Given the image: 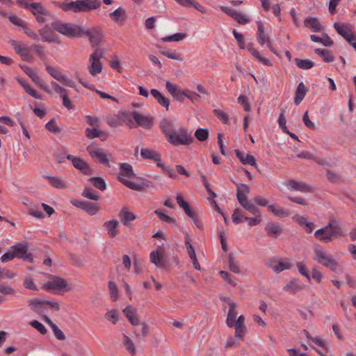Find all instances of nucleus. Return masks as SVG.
<instances>
[{"instance_id": "nucleus-1", "label": "nucleus", "mask_w": 356, "mask_h": 356, "mask_svg": "<svg viewBox=\"0 0 356 356\" xmlns=\"http://www.w3.org/2000/svg\"><path fill=\"white\" fill-rule=\"evenodd\" d=\"M159 127L167 141L173 146L188 145L193 142L191 134L185 128H180L177 131L173 129L172 123L169 119L163 118L160 122Z\"/></svg>"}, {"instance_id": "nucleus-2", "label": "nucleus", "mask_w": 356, "mask_h": 356, "mask_svg": "<svg viewBox=\"0 0 356 356\" xmlns=\"http://www.w3.org/2000/svg\"><path fill=\"white\" fill-rule=\"evenodd\" d=\"M119 166L120 173L118 176V179L127 188L141 192L147 188L153 186L152 182L149 180L143 179L140 183H134L126 179L125 177L131 178L135 176L132 165L127 163H121Z\"/></svg>"}, {"instance_id": "nucleus-3", "label": "nucleus", "mask_w": 356, "mask_h": 356, "mask_svg": "<svg viewBox=\"0 0 356 356\" xmlns=\"http://www.w3.org/2000/svg\"><path fill=\"white\" fill-rule=\"evenodd\" d=\"M101 5V1L99 0H75L68 3H59V7L64 11H72L76 13H87L99 9Z\"/></svg>"}, {"instance_id": "nucleus-4", "label": "nucleus", "mask_w": 356, "mask_h": 356, "mask_svg": "<svg viewBox=\"0 0 356 356\" xmlns=\"http://www.w3.org/2000/svg\"><path fill=\"white\" fill-rule=\"evenodd\" d=\"M343 235L341 227L334 220H331L325 227H321L314 232V237L325 243L332 241Z\"/></svg>"}, {"instance_id": "nucleus-5", "label": "nucleus", "mask_w": 356, "mask_h": 356, "mask_svg": "<svg viewBox=\"0 0 356 356\" xmlns=\"http://www.w3.org/2000/svg\"><path fill=\"white\" fill-rule=\"evenodd\" d=\"M313 259L332 272H336L339 267L337 261L319 245L314 248Z\"/></svg>"}, {"instance_id": "nucleus-6", "label": "nucleus", "mask_w": 356, "mask_h": 356, "mask_svg": "<svg viewBox=\"0 0 356 356\" xmlns=\"http://www.w3.org/2000/svg\"><path fill=\"white\" fill-rule=\"evenodd\" d=\"M140 156L143 159L151 160L156 163V167L161 169L162 172L172 179L177 177L175 170L168 165L161 162V154L154 149L148 148H142L140 149Z\"/></svg>"}, {"instance_id": "nucleus-7", "label": "nucleus", "mask_w": 356, "mask_h": 356, "mask_svg": "<svg viewBox=\"0 0 356 356\" xmlns=\"http://www.w3.org/2000/svg\"><path fill=\"white\" fill-rule=\"evenodd\" d=\"M235 184L237 186L236 197L241 206L255 217H261L259 209L246 196L250 193V187L245 184Z\"/></svg>"}, {"instance_id": "nucleus-8", "label": "nucleus", "mask_w": 356, "mask_h": 356, "mask_svg": "<svg viewBox=\"0 0 356 356\" xmlns=\"http://www.w3.org/2000/svg\"><path fill=\"white\" fill-rule=\"evenodd\" d=\"M51 27L54 31L68 38L83 37V26H81L55 21L51 23Z\"/></svg>"}, {"instance_id": "nucleus-9", "label": "nucleus", "mask_w": 356, "mask_h": 356, "mask_svg": "<svg viewBox=\"0 0 356 356\" xmlns=\"http://www.w3.org/2000/svg\"><path fill=\"white\" fill-rule=\"evenodd\" d=\"M28 304L31 310L40 314L44 312L48 308H51L55 311L60 309V305L58 302L44 299H30L28 301Z\"/></svg>"}, {"instance_id": "nucleus-10", "label": "nucleus", "mask_w": 356, "mask_h": 356, "mask_svg": "<svg viewBox=\"0 0 356 356\" xmlns=\"http://www.w3.org/2000/svg\"><path fill=\"white\" fill-rule=\"evenodd\" d=\"M86 151L93 159H97L98 162L107 168H111L108 156L105 154L102 149L99 147L98 145L92 143L86 147Z\"/></svg>"}, {"instance_id": "nucleus-11", "label": "nucleus", "mask_w": 356, "mask_h": 356, "mask_svg": "<svg viewBox=\"0 0 356 356\" xmlns=\"http://www.w3.org/2000/svg\"><path fill=\"white\" fill-rule=\"evenodd\" d=\"M296 266L299 273L304 276L308 282H310L312 278L314 279L317 283H321L322 282L323 274L316 266L312 268V273L310 274L307 267L303 262H298Z\"/></svg>"}, {"instance_id": "nucleus-12", "label": "nucleus", "mask_w": 356, "mask_h": 356, "mask_svg": "<svg viewBox=\"0 0 356 356\" xmlns=\"http://www.w3.org/2000/svg\"><path fill=\"white\" fill-rule=\"evenodd\" d=\"M15 257L22 259L32 263L33 257L31 253L29 252V245L26 242L17 243L10 247Z\"/></svg>"}, {"instance_id": "nucleus-13", "label": "nucleus", "mask_w": 356, "mask_h": 356, "mask_svg": "<svg viewBox=\"0 0 356 356\" xmlns=\"http://www.w3.org/2000/svg\"><path fill=\"white\" fill-rule=\"evenodd\" d=\"M86 36L88 38L90 42L92 47H97L100 45L103 38V33L102 29L98 27H92L91 29H86L83 26V37Z\"/></svg>"}, {"instance_id": "nucleus-14", "label": "nucleus", "mask_w": 356, "mask_h": 356, "mask_svg": "<svg viewBox=\"0 0 356 356\" xmlns=\"http://www.w3.org/2000/svg\"><path fill=\"white\" fill-rule=\"evenodd\" d=\"M66 159L71 161L73 166L80 170L85 175H91L93 172L92 169L89 164L83 159L79 156H74L71 154H67Z\"/></svg>"}, {"instance_id": "nucleus-15", "label": "nucleus", "mask_w": 356, "mask_h": 356, "mask_svg": "<svg viewBox=\"0 0 356 356\" xmlns=\"http://www.w3.org/2000/svg\"><path fill=\"white\" fill-rule=\"evenodd\" d=\"M19 67L25 72V74L28 75L31 79V80L42 90H43L47 93H51V91L49 90L47 85L45 84L38 75L35 70L25 65H19Z\"/></svg>"}, {"instance_id": "nucleus-16", "label": "nucleus", "mask_w": 356, "mask_h": 356, "mask_svg": "<svg viewBox=\"0 0 356 356\" xmlns=\"http://www.w3.org/2000/svg\"><path fill=\"white\" fill-rule=\"evenodd\" d=\"M70 202L73 206L83 210L90 216H94L99 211V207L96 203L78 200H72Z\"/></svg>"}, {"instance_id": "nucleus-17", "label": "nucleus", "mask_w": 356, "mask_h": 356, "mask_svg": "<svg viewBox=\"0 0 356 356\" xmlns=\"http://www.w3.org/2000/svg\"><path fill=\"white\" fill-rule=\"evenodd\" d=\"M52 279L51 281L46 282L43 285V289L47 291H51L54 290H63L67 288V284L65 279L61 278L58 276L52 275Z\"/></svg>"}, {"instance_id": "nucleus-18", "label": "nucleus", "mask_w": 356, "mask_h": 356, "mask_svg": "<svg viewBox=\"0 0 356 356\" xmlns=\"http://www.w3.org/2000/svg\"><path fill=\"white\" fill-rule=\"evenodd\" d=\"M9 44L13 47L15 52L20 56L22 59L26 62H31L33 56L30 54L29 48L19 43L17 40H10Z\"/></svg>"}, {"instance_id": "nucleus-19", "label": "nucleus", "mask_w": 356, "mask_h": 356, "mask_svg": "<svg viewBox=\"0 0 356 356\" xmlns=\"http://www.w3.org/2000/svg\"><path fill=\"white\" fill-rule=\"evenodd\" d=\"M220 9L222 12L233 18L240 24H246L250 22L249 18L245 15L239 13L229 7L220 6Z\"/></svg>"}, {"instance_id": "nucleus-20", "label": "nucleus", "mask_w": 356, "mask_h": 356, "mask_svg": "<svg viewBox=\"0 0 356 356\" xmlns=\"http://www.w3.org/2000/svg\"><path fill=\"white\" fill-rule=\"evenodd\" d=\"M268 266L275 273H280L284 270L291 269L293 265L288 259H280L279 260H271L268 264Z\"/></svg>"}, {"instance_id": "nucleus-21", "label": "nucleus", "mask_w": 356, "mask_h": 356, "mask_svg": "<svg viewBox=\"0 0 356 356\" xmlns=\"http://www.w3.org/2000/svg\"><path fill=\"white\" fill-rule=\"evenodd\" d=\"M133 118L136 127H142L146 129H149L154 124L152 117L142 115L138 111H133Z\"/></svg>"}, {"instance_id": "nucleus-22", "label": "nucleus", "mask_w": 356, "mask_h": 356, "mask_svg": "<svg viewBox=\"0 0 356 356\" xmlns=\"http://www.w3.org/2000/svg\"><path fill=\"white\" fill-rule=\"evenodd\" d=\"M305 288V285L302 284L299 279L293 278L283 287V290L292 294H296L304 290Z\"/></svg>"}, {"instance_id": "nucleus-23", "label": "nucleus", "mask_w": 356, "mask_h": 356, "mask_svg": "<svg viewBox=\"0 0 356 356\" xmlns=\"http://www.w3.org/2000/svg\"><path fill=\"white\" fill-rule=\"evenodd\" d=\"M286 185L292 190L302 193H310L313 191L312 186L302 181H297L296 180L291 179L286 181Z\"/></svg>"}, {"instance_id": "nucleus-24", "label": "nucleus", "mask_w": 356, "mask_h": 356, "mask_svg": "<svg viewBox=\"0 0 356 356\" xmlns=\"http://www.w3.org/2000/svg\"><path fill=\"white\" fill-rule=\"evenodd\" d=\"M265 231L268 236L277 238L283 232V227L278 222H270L266 224Z\"/></svg>"}, {"instance_id": "nucleus-25", "label": "nucleus", "mask_w": 356, "mask_h": 356, "mask_svg": "<svg viewBox=\"0 0 356 356\" xmlns=\"http://www.w3.org/2000/svg\"><path fill=\"white\" fill-rule=\"evenodd\" d=\"M39 35L43 42H58V38L54 35L53 31L48 25L38 30Z\"/></svg>"}, {"instance_id": "nucleus-26", "label": "nucleus", "mask_w": 356, "mask_h": 356, "mask_svg": "<svg viewBox=\"0 0 356 356\" xmlns=\"http://www.w3.org/2000/svg\"><path fill=\"white\" fill-rule=\"evenodd\" d=\"M292 218L300 227H302L307 233L310 234L313 232L315 224L312 222H308L305 217L299 215H295Z\"/></svg>"}, {"instance_id": "nucleus-27", "label": "nucleus", "mask_w": 356, "mask_h": 356, "mask_svg": "<svg viewBox=\"0 0 356 356\" xmlns=\"http://www.w3.org/2000/svg\"><path fill=\"white\" fill-rule=\"evenodd\" d=\"M124 315L132 325L140 324L139 318L137 316L136 309L131 305L127 306L122 311Z\"/></svg>"}, {"instance_id": "nucleus-28", "label": "nucleus", "mask_w": 356, "mask_h": 356, "mask_svg": "<svg viewBox=\"0 0 356 356\" xmlns=\"http://www.w3.org/2000/svg\"><path fill=\"white\" fill-rule=\"evenodd\" d=\"M86 136L89 139L101 138L102 141H105L108 138V134L106 131H101L97 128H86L85 130Z\"/></svg>"}, {"instance_id": "nucleus-29", "label": "nucleus", "mask_w": 356, "mask_h": 356, "mask_svg": "<svg viewBox=\"0 0 356 356\" xmlns=\"http://www.w3.org/2000/svg\"><path fill=\"white\" fill-rule=\"evenodd\" d=\"M234 152L236 157L243 165H250L251 166L256 165V159L252 154H248L245 156L243 152L239 149H235Z\"/></svg>"}, {"instance_id": "nucleus-30", "label": "nucleus", "mask_w": 356, "mask_h": 356, "mask_svg": "<svg viewBox=\"0 0 356 356\" xmlns=\"http://www.w3.org/2000/svg\"><path fill=\"white\" fill-rule=\"evenodd\" d=\"M306 27L311 29L314 32H320L323 29L317 17H307L304 19Z\"/></svg>"}, {"instance_id": "nucleus-31", "label": "nucleus", "mask_w": 356, "mask_h": 356, "mask_svg": "<svg viewBox=\"0 0 356 356\" xmlns=\"http://www.w3.org/2000/svg\"><path fill=\"white\" fill-rule=\"evenodd\" d=\"M257 40L258 42L264 46L265 44L269 43L270 38L268 34L265 33L264 27L261 22H257Z\"/></svg>"}, {"instance_id": "nucleus-32", "label": "nucleus", "mask_w": 356, "mask_h": 356, "mask_svg": "<svg viewBox=\"0 0 356 356\" xmlns=\"http://www.w3.org/2000/svg\"><path fill=\"white\" fill-rule=\"evenodd\" d=\"M118 225L119 222L115 219L106 221L104 223V227L106 229L107 233L111 238H114L118 235V232L117 227Z\"/></svg>"}, {"instance_id": "nucleus-33", "label": "nucleus", "mask_w": 356, "mask_h": 356, "mask_svg": "<svg viewBox=\"0 0 356 356\" xmlns=\"http://www.w3.org/2000/svg\"><path fill=\"white\" fill-rule=\"evenodd\" d=\"M246 48L251 53V54L256 58H257L258 60L261 62L262 64L266 66L272 65L271 61L269 59L261 56L259 52L254 48V45L252 43H248Z\"/></svg>"}, {"instance_id": "nucleus-34", "label": "nucleus", "mask_w": 356, "mask_h": 356, "mask_svg": "<svg viewBox=\"0 0 356 356\" xmlns=\"http://www.w3.org/2000/svg\"><path fill=\"white\" fill-rule=\"evenodd\" d=\"M150 93L161 106L165 107L167 111L169 109V99L165 98L158 90L151 89Z\"/></svg>"}, {"instance_id": "nucleus-35", "label": "nucleus", "mask_w": 356, "mask_h": 356, "mask_svg": "<svg viewBox=\"0 0 356 356\" xmlns=\"http://www.w3.org/2000/svg\"><path fill=\"white\" fill-rule=\"evenodd\" d=\"M150 261L159 267H165L166 261L164 259L163 255L159 250L156 252L153 251L150 253Z\"/></svg>"}, {"instance_id": "nucleus-36", "label": "nucleus", "mask_w": 356, "mask_h": 356, "mask_svg": "<svg viewBox=\"0 0 356 356\" xmlns=\"http://www.w3.org/2000/svg\"><path fill=\"white\" fill-rule=\"evenodd\" d=\"M110 17L115 22L124 24L126 19V13L122 8L119 7L110 13Z\"/></svg>"}, {"instance_id": "nucleus-37", "label": "nucleus", "mask_w": 356, "mask_h": 356, "mask_svg": "<svg viewBox=\"0 0 356 356\" xmlns=\"http://www.w3.org/2000/svg\"><path fill=\"white\" fill-rule=\"evenodd\" d=\"M44 178L48 179L50 184L56 188H67L66 183L60 177H52L49 175L44 176Z\"/></svg>"}, {"instance_id": "nucleus-38", "label": "nucleus", "mask_w": 356, "mask_h": 356, "mask_svg": "<svg viewBox=\"0 0 356 356\" xmlns=\"http://www.w3.org/2000/svg\"><path fill=\"white\" fill-rule=\"evenodd\" d=\"M307 92V89L305 84L302 82L300 83L296 90V96L294 98V103L296 105H298L302 101Z\"/></svg>"}, {"instance_id": "nucleus-39", "label": "nucleus", "mask_w": 356, "mask_h": 356, "mask_svg": "<svg viewBox=\"0 0 356 356\" xmlns=\"http://www.w3.org/2000/svg\"><path fill=\"white\" fill-rule=\"evenodd\" d=\"M118 216L122 222L126 226L128 225L129 222L134 220L136 218V216L132 212L129 211L127 208L122 209Z\"/></svg>"}, {"instance_id": "nucleus-40", "label": "nucleus", "mask_w": 356, "mask_h": 356, "mask_svg": "<svg viewBox=\"0 0 356 356\" xmlns=\"http://www.w3.org/2000/svg\"><path fill=\"white\" fill-rule=\"evenodd\" d=\"M268 209L270 212L273 213V215L280 217V218H284L287 217L289 215V212L288 210L285 209L283 207L276 206L275 204H269L268 205Z\"/></svg>"}, {"instance_id": "nucleus-41", "label": "nucleus", "mask_w": 356, "mask_h": 356, "mask_svg": "<svg viewBox=\"0 0 356 356\" xmlns=\"http://www.w3.org/2000/svg\"><path fill=\"white\" fill-rule=\"evenodd\" d=\"M30 6L31 7L30 10L34 16L37 15H49L48 11L42 6L41 3L33 2L31 3Z\"/></svg>"}, {"instance_id": "nucleus-42", "label": "nucleus", "mask_w": 356, "mask_h": 356, "mask_svg": "<svg viewBox=\"0 0 356 356\" xmlns=\"http://www.w3.org/2000/svg\"><path fill=\"white\" fill-rule=\"evenodd\" d=\"M90 66L89 67V72L92 76H96L102 71V64L99 60H90Z\"/></svg>"}, {"instance_id": "nucleus-43", "label": "nucleus", "mask_w": 356, "mask_h": 356, "mask_svg": "<svg viewBox=\"0 0 356 356\" xmlns=\"http://www.w3.org/2000/svg\"><path fill=\"white\" fill-rule=\"evenodd\" d=\"M81 195L83 197L91 200L98 201L99 200L98 193L90 186H85Z\"/></svg>"}, {"instance_id": "nucleus-44", "label": "nucleus", "mask_w": 356, "mask_h": 356, "mask_svg": "<svg viewBox=\"0 0 356 356\" xmlns=\"http://www.w3.org/2000/svg\"><path fill=\"white\" fill-rule=\"evenodd\" d=\"M88 181L92 183L93 186L100 191L106 189V183L102 177H92Z\"/></svg>"}, {"instance_id": "nucleus-45", "label": "nucleus", "mask_w": 356, "mask_h": 356, "mask_svg": "<svg viewBox=\"0 0 356 356\" xmlns=\"http://www.w3.org/2000/svg\"><path fill=\"white\" fill-rule=\"evenodd\" d=\"M315 53L323 58V60L326 63H330L334 60V56L331 52L325 49L317 48L314 50Z\"/></svg>"}, {"instance_id": "nucleus-46", "label": "nucleus", "mask_w": 356, "mask_h": 356, "mask_svg": "<svg viewBox=\"0 0 356 356\" xmlns=\"http://www.w3.org/2000/svg\"><path fill=\"white\" fill-rule=\"evenodd\" d=\"M175 1L183 7H193L195 9L200 11L201 13H204V11L202 10V6L197 3H195L193 0H175Z\"/></svg>"}, {"instance_id": "nucleus-47", "label": "nucleus", "mask_w": 356, "mask_h": 356, "mask_svg": "<svg viewBox=\"0 0 356 356\" xmlns=\"http://www.w3.org/2000/svg\"><path fill=\"white\" fill-rule=\"evenodd\" d=\"M297 66L302 70H309L314 66V63L308 59L295 58Z\"/></svg>"}, {"instance_id": "nucleus-48", "label": "nucleus", "mask_w": 356, "mask_h": 356, "mask_svg": "<svg viewBox=\"0 0 356 356\" xmlns=\"http://www.w3.org/2000/svg\"><path fill=\"white\" fill-rule=\"evenodd\" d=\"M45 69L47 72L55 79L60 82L64 75L62 72H59L55 67L50 66L49 65H46Z\"/></svg>"}, {"instance_id": "nucleus-49", "label": "nucleus", "mask_w": 356, "mask_h": 356, "mask_svg": "<svg viewBox=\"0 0 356 356\" xmlns=\"http://www.w3.org/2000/svg\"><path fill=\"white\" fill-rule=\"evenodd\" d=\"M188 254L193 261V265L195 269L200 270V265L197 261L195 250L192 245H188V248H186Z\"/></svg>"}, {"instance_id": "nucleus-50", "label": "nucleus", "mask_w": 356, "mask_h": 356, "mask_svg": "<svg viewBox=\"0 0 356 356\" xmlns=\"http://www.w3.org/2000/svg\"><path fill=\"white\" fill-rule=\"evenodd\" d=\"M108 289L110 291L111 299L115 302L118 298V289L117 284L113 281L108 282Z\"/></svg>"}, {"instance_id": "nucleus-51", "label": "nucleus", "mask_w": 356, "mask_h": 356, "mask_svg": "<svg viewBox=\"0 0 356 356\" xmlns=\"http://www.w3.org/2000/svg\"><path fill=\"white\" fill-rule=\"evenodd\" d=\"M334 28L336 31L341 35L343 38H345L348 33L351 32V30L348 27L347 25L342 24L341 25L338 23H334Z\"/></svg>"}, {"instance_id": "nucleus-52", "label": "nucleus", "mask_w": 356, "mask_h": 356, "mask_svg": "<svg viewBox=\"0 0 356 356\" xmlns=\"http://www.w3.org/2000/svg\"><path fill=\"white\" fill-rule=\"evenodd\" d=\"M124 345L126 349L132 355H135L136 350L132 340L126 334H124Z\"/></svg>"}, {"instance_id": "nucleus-53", "label": "nucleus", "mask_w": 356, "mask_h": 356, "mask_svg": "<svg viewBox=\"0 0 356 356\" xmlns=\"http://www.w3.org/2000/svg\"><path fill=\"white\" fill-rule=\"evenodd\" d=\"M186 37V33H177L174 35L161 38L163 42H179Z\"/></svg>"}, {"instance_id": "nucleus-54", "label": "nucleus", "mask_w": 356, "mask_h": 356, "mask_svg": "<svg viewBox=\"0 0 356 356\" xmlns=\"http://www.w3.org/2000/svg\"><path fill=\"white\" fill-rule=\"evenodd\" d=\"M213 113L220 120L223 124H227L229 123V116L227 113L220 109H213Z\"/></svg>"}, {"instance_id": "nucleus-55", "label": "nucleus", "mask_w": 356, "mask_h": 356, "mask_svg": "<svg viewBox=\"0 0 356 356\" xmlns=\"http://www.w3.org/2000/svg\"><path fill=\"white\" fill-rule=\"evenodd\" d=\"M122 120L124 122L128 125L130 128H135L136 127V124H134L133 120V112L131 113H127L124 112L122 113Z\"/></svg>"}, {"instance_id": "nucleus-56", "label": "nucleus", "mask_w": 356, "mask_h": 356, "mask_svg": "<svg viewBox=\"0 0 356 356\" xmlns=\"http://www.w3.org/2000/svg\"><path fill=\"white\" fill-rule=\"evenodd\" d=\"M195 136L198 140L201 142L205 141L209 136L208 130L207 129L198 128L195 131Z\"/></svg>"}, {"instance_id": "nucleus-57", "label": "nucleus", "mask_w": 356, "mask_h": 356, "mask_svg": "<svg viewBox=\"0 0 356 356\" xmlns=\"http://www.w3.org/2000/svg\"><path fill=\"white\" fill-rule=\"evenodd\" d=\"M45 128L50 132L54 134H58L61 131V129L59 128L56 123L54 118L51 119L46 124Z\"/></svg>"}, {"instance_id": "nucleus-58", "label": "nucleus", "mask_w": 356, "mask_h": 356, "mask_svg": "<svg viewBox=\"0 0 356 356\" xmlns=\"http://www.w3.org/2000/svg\"><path fill=\"white\" fill-rule=\"evenodd\" d=\"M154 213L163 222L168 223H175V219L168 215L164 213L162 211L156 209L154 211Z\"/></svg>"}, {"instance_id": "nucleus-59", "label": "nucleus", "mask_w": 356, "mask_h": 356, "mask_svg": "<svg viewBox=\"0 0 356 356\" xmlns=\"http://www.w3.org/2000/svg\"><path fill=\"white\" fill-rule=\"evenodd\" d=\"M31 48H32L35 51L37 56L41 60L44 61L46 59L45 50L43 46L40 44H33Z\"/></svg>"}, {"instance_id": "nucleus-60", "label": "nucleus", "mask_w": 356, "mask_h": 356, "mask_svg": "<svg viewBox=\"0 0 356 356\" xmlns=\"http://www.w3.org/2000/svg\"><path fill=\"white\" fill-rule=\"evenodd\" d=\"M160 54H161L162 55L166 56L167 58H168L170 59H172V60H182V58L181 57V56L179 54H177L172 51L162 50V51H160Z\"/></svg>"}, {"instance_id": "nucleus-61", "label": "nucleus", "mask_w": 356, "mask_h": 356, "mask_svg": "<svg viewBox=\"0 0 356 356\" xmlns=\"http://www.w3.org/2000/svg\"><path fill=\"white\" fill-rule=\"evenodd\" d=\"M105 318L112 322L113 324H116L118 321V314L116 309H112L108 311L105 314Z\"/></svg>"}, {"instance_id": "nucleus-62", "label": "nucleus", "mask_w": 356, "mask_h": 356, "mask_svg": "<svg viewBox=\"0 0 356 356\" xmlns=\"http://www.w3.org/2000/svg\"><path fill=\"white\" fill-rule=\"evenodd\" d=\"M30 325L33 327L35 328V330H37L40 334L44 335L45 334H47V329L45 328V327L43 325L42 323H41L40 322H39L37 320H33L32 321L31 323H30Z\"/></svg>"}, {"instance_id": "nucleus-63", "label": "nucleus", "mask_w": 356, "mask_h": 356, "mask_svg": "<svg viewBox=\"0 0 356 356\" xmlns=\"http://www.w3.org/2000/svg\"><path fill=\"white\" fill-rule=\"evenodd\" d=\"M245 216L243 212L240 209H236L232 214V220L235 224H239L242 221V218L244 219Z\"/></svg>"}, {"instance_id": "nucleus-64", "label": "nucleus", "mask_w": 356, "mask_h": 356, "mask_svg": "<svg viewBox=\"0 0 356 356\" xmlns=\"http://www.w3.org/2000/svg\"><path fill=\"white\" fill-rule=\"evenodd\" d=\"M94 52L90 56V60H99L104 57L105 50L100 49L99 47H94Z\"/></svg>"}]
</instances>
